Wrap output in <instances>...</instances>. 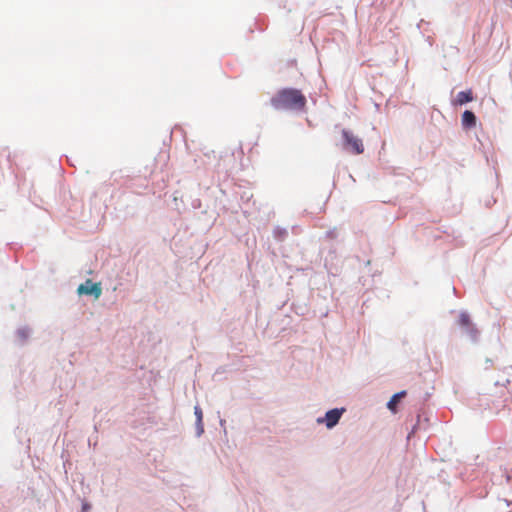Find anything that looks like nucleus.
<instances>
[{
    "label": "nucleus",
    "instance_id": "1",
    "mask_svg": "<svg viewBox=\"0 0 512 512\" xmlns=\"http://www.w3.org/2000/svg\"><path fill=\"white\" fill-rule=\"evenodd\" d=\"M306 97L298 89L284 88L277 92L271 99V104L276 109L303 110L306 106Z\"/></svg>",
    "mask_w": 512,
    "mask_h": 512
},
{
    "label": "nucleus",
    "instance_id": "2",
    "mask_svg": "<svg viewBox=\"0 0 512 512\" xmlns=\"http://www.w3.org/2000/svg\"><path fill=\"white\" fill-rule=\"evenodd\" d=\"M342 136L344 139L343 146L353 154L359 155L364 152V144L362 140L354 135L351 131L343 129Z\"/></svg>",
    "mask_w": 512,
    "mask_h": 512
},
{
    "label": "nucleus",
    "instance_id": "3",
    "mask_svg": "<svg viewBox=\"0 0 512 512\" xmlns=\"http://www.w3.org/2000/svg\"><path fill=\"white\" fill-rule=\"evenodd\" d=\"M77 292L79 294L92 295L95 299H99L102 294V288L100 283H93L88 279L78 287Z\"/></svg>",
    "mask_w": 512,
    "mask_h": 512
},
{
    "label": "nucleus",
    "instance_id": "4",
    "mask_svg": "<svg viewBox=\"0 0 512 512\" xmlns=\"http://www.w3.org/2000/svg\"><path fill=\"white\" fill-rule=\"evenodd\" d=\"M342 412H343V409H341V410L332 409L326 413L325 422H326L327 428H332L338 423V421L342 415Z\"/></svg>",
    "mask_w": 512,
    "mask_h": 512
},
{
    "label": "nucleus",
    "instance_id": "5",
    "mask_svg": "<svg viewBox=\"0 0 512 512\" xmlns=\"http://www.w3.org/2000/svg\"><path fill=\"white\" fill-rule=\"evenodd\" d=\"M476 116L472 111L466 110L462 114V125L464 128H472L476 125Z\"/></svg>",
    "mask_w": 512,
    "mask_h": 512
},
{
    "label": "nucleus",
    "instance_id": "6",
    "mask_svg": "<svg viewBox=\"0 0 512 512\" xmlns=\"http://www.w3.org/2000/svg\"><path fill=\"white\" fill-rule=\"evenodd\" d=\"M458 324L466 331V332H469V333H474L475 330L473 328V324L471 322V319L469 317L468 314L466 313H461L460 316H459V319H458Z\"/></svg>",
    "mask_w": 512,
    "mask_h": 512
},
{
    "label": "nucleus",
    "instance_id": "7",
    "mask_svg": "<svg viewBox=\"0 0 512 512\" xmlns=\"http://www.w3.org/2000/svg\"><path fill=\"white\" fill-rule=\"evenodd\" d=\"M473 99L474 97L472 90L469 89L467 91H461L457 94L454 104L463 105L467 102L473 101Z\"/></svg>",
    "mask_w": 512,
    "mask_h": 512
},
{
    "label": "nucleus",
    "instance_id": "8",
    "mask_svg": "<svg viewBox=\"0 0 512 512\" xmlns=\"http://www.w3.org/2000/svg\"><path fill=\"white\" fill-rule=\"evenodd\" d=\"M406 396V391H401V392H398L396 394H394L391 399L389 400V402L387 403V407L390 411H392L393 413H395L397 411V404L400 402V400L402 398H404Z\"/></svg>",
    "mask_w": 512,
    "mask_h": 512
},
{
    "label": "nucleus",
    "instance_id": "9",
    "mask_svg": "<svg viewBox=\"0 0 512 512\" xmlns=\"http://www.w3.org/2000/svg\"><path fill=\"white\" fill-rule=\"evenodd\" d=\"M195 415L197 417L198 423H201L203 415H202V410L198 406L195 407Z\"/></svg>",
    "mask_w": 512,
    "mask_h": 512
}]
</instances>
